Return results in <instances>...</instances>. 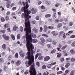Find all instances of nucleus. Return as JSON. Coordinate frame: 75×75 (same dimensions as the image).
<instances>
[{
  "label": "nucleus",
  "instance_id": "f257e3e1",
  "mask_svg": "<svg viewBox=\"0 0 75 75\" xmlns=\"http://www.w3.org/2000/svg\"><path fill=\"white\" fill-rule=\"evenodd\" d=\"M26 6L23 8H22L21 9V11L23 12L24 11L25 13V28L28 27L29 25L30 27V23L29 18H31V16H29V14L31 13V11H28L27 8L29 7V5L28 4V2H26L25 3Z\"/></svg>",
  "mask_w": 75,
  "mask_h": 75
},
{
  "label": "nucleus",
  "instance_id": "f03ea898",
  "mask_svg": "<svg viewBox=\"0 0 75 75\" xmlns=\"http://www.w3.org/2000/svg\"><path fill=\"white\" fill-rule=\"evenodd\" d=\"M31 48V47H30ZM28 52L27 54L28 56V59L29 61H27L25 62V64L26 65L27 67H28L31 64L33 65L34 64V56L33 55V54H35V51H33V49H31L30 48V50L28 49L27 47Z\"/></svg>",
  "mask_w": 75,
  "mask_h": 75
},
{
  "label": "nucleus",
  "instance_id": "7ed1b4c3",
  "mask_svg": "<svg viewBox=\"0 0 75 75\" xmlns=\"http://www.w3.org/2000/svg\"><path fill=\"white\" fill-rule=\"evenodd\" d=\"M26 42V47H28V49L30 50V47L31 50L34 48V46H33V45L31 44V43H30V42H31L36 43L38 42V40L37 39H32V38H31V36L30 37L29 36H27Z\"/></svg>",
  "mask_w": 75,
  "mask_h": 75
},
{
  "label": "nucleus",
  "instance_id": "20e7f679",
  "mask_svg": "<svg viewBox=\"0 0 75 75\" xmlns=\"http://www.w3.org/2000/svg\"><path fill=\"white\" fill-rule=\"evenodd\" d=\"M24 31H25L26 33V40H27V36H29L30 37H31V38L32 37L33 38H37V36L35 34H34L33 33H32L30 35H29V33H30L31 32V27L29 26L28 27V28H25L24 30Z\"/></svg>",
  "mask_w": 75,
  "mask_h": 75
},
{
  "label": "nucleus",
  "instance_id": "39448f33",
  "mask_svg": "<svg viewBox=\"0 0 75 75\" xmlns=\"http://www.w3.org/2000/svg\"><path fill=\"white\" fill-rule=\"evenodd\" d=\"M35 65L33 64L30 67V70L29 71L30 75H36L37 72L35 71V68L34 67ZM37 75H41V73H40Z\"/></svg>",
  "mask_w": 75,
  "mask_h": 75
},
{
  "label": "nucleus",
  "instance_id": "423d86ee",
  "mask_svg": "<svg viewBox=\"0 0 75 75\" xmlns=\"http://www.w3.org/2000/svg\"><path fill=\"white\" fill-rule=\"evenodd\" d=\"M42 55V54L41 53H37L35 56V59H37L39 56V60H41V59H42L44 58V57L43 56H41Z\"/></svg>",
  "mask_w": 75,
  "mask_h": 75
},
{
  "label": "nucleus",
  "instance_id": "0eeeda50",
  "mask_svg": "<svg viewBox=\"0 0 75 75\" xmlns=\"http://www.w3.org/2000/svg\"><path fill=\"white\" fill-rule=\"evenodd\" d=\"M2 36L5 40H8L10 39V37L8 36H6L5 34H4Z\"/></svg>",
  "mask_w": 75,
  "mask_h": 75
},
{
  "label": "nucleus",
  "instance_id": "6e6552de",
  "mask_svg": "<svg viewBox=\"0 0 75 75\" xmlns=\"http://www.w3.org/2000/svg\"><path fill=\"white\" fill-rule=\"evenodd\" d=\"M52 34L53 35V36H57L58 35V32L55 31H52L51 32Z\"/></svg>",
  "mask_w": 75,
  "mask_h": 75
},
{
  "label": "nucleus",
  "instance_id": "1a4fd4ad",
  "mask_svg": "<svg viewBox=\"0 0 75 75\" xmlns=\"http://www.w3.org/2000/svg\"><path fill=\"white\" fill-rule=\"evenodd\" d=\"M31 11H32V14H35V13H37V9L34 8H32V9H31Z\"/></svg>",
  "mask_w": 75,
  "mask_h": 75
},
{
  "label": "nucleus",
  "instance_id": "9d476101",
  "mask_svg": "<svg viewBox=\"0 0 75 75\" xmlns=\"http://www.w3.org/2000/svg\"><path fill=\"white\" fill-rule=\"evenodd\" d=\"M49 59H50V56H47L44 58V60L45 61H47Z\"/></svg>",
  "mask_w": 75,
  "mask_h": 75
},
{
  "label": "nucleus",
  "instance_id": "9b49d317",
  "mask_svg": "<svg viewBox=\"0 0 75 75\" xmlns=\"http://www.w3.org/2000/svg\"><path fill=\"white\" fill-rule=\"evenodd\" d=\"M18 28V27L16 25L14 26L13 28V31H16Z\"/></svg>",
  "mask_w": 75,
  "mask_h": 75
},
{
  "label": "nucleus",
  "instance_id": "f8f14e48",
  "mask_svg": "<svg viewBox=\"0 0 75 75\" xmlns=\"http://www.w3.org/2000/svg\"><path fill=\"white\" fill-rule=\"evenodd\" d=\"M40 8L41 10H42V12H44V11H45V7L44 6H41L40 7Z\"/></svg>",
  "mask_w": 75,
  "mask_h": 75
},
{
  "label": "nucleus",
  "instance_id": "ddd939ff",
  "mask_svg": "<svg viewBox=\"0 0 75 75\" xmlns=\"http://www.w3.org/2000/svg\"><path fill=\"white\" fill-rule=\"evenodd\" d=\"M48 26H47V25H44V30H45V32H46V31H47V30H48Z\"/></svg>",
  "mask_w": 75,
  "mask_h": 75
},
{
  "label": "nucleus",
  "instance_id": "4468645a",
  "mask_svg": "<svg viewBox=\"0 0 75 75\" xmlns=\"http://www.w3.org/2000/svg\"><path fill=\"white\" fill-rule=\"evenodd\" d=\"M40 40L41 41V42L42 43H44L45 42V40L43 38H40Z\"/></svg>",
  "mask_w": 75,
  "mask_h": 75
},
{
  "label": "nucleus",
  "instance_id": "2eb2a0df",
  "mask_svg": "<svg viewBox=\"0 0 75 75\" xmlns=\"http://www.w3.org/2000/svg\"><path fill=\"white\" fill-rule=\"evenodd\" d=\"M62 23H58V25L57 26V28H59L62 27Z\"/></svg>",
  "mask_w": 75,
  "mask_h": 75
},
{
  "label": "nucleus",
  "instance_id": "dca6fc26",
  "mask_svg": "<svg viewBox=\"0 0 75 75\" xmlns=\"http://www.w3.org/2000/svg\"><path fill=\"white\" fill-rule=\"evenodd\" d=\"M2 48L4 50H6V48H7V46L6 45L4 44L2 45Z\"/></svg>",
  "mask_w": 75,
  "mask_h": 75
},
{
  "label": "nucleus",
  "instance_id": "f3484780",
  "mask_svg": "<svg viewBox=\"0 0 75 75\" xmlns=\"http://www.w3.org/2000/svg\"><path fill=\"white\" fill-rule=\"evenodd\" d=\"M70 52L71 54H75V50L73 49H71L70 50Z\"/></svg>",
  "mask_w": 75,
  "mask_h": 75
},
{
  "label": "nucleus",
  "instance_id": "a211bd4d",
  "mask_svg": "<svg viewBox=\"0 0 75 75\" xmlns=\"http://www.w3.org/2000/svg\"><path fill=\"white\" fill-rule=\"evenodd\" d=\"M33 31H35V33H38V29H36V28H33Z\"/></svg>",
  "mask_w": 75,
  "mask_h": 75
},
{
  "label": "nucleus",
  "instance_id": "6ab92c4d",
  "mask_svg": "<svg viewBox=\"0 0 75 75\" xmlns=\"http://www.w3.org/2000/svg\"><path fill=\"white\" fill-rule=\"evenodd\" d=\"M52 42L53 45H56L57 44V41L55 40H52Z\"/></svg>",
  "mask_w": 75,
  "mask_h": 75
},
{
  "label": "nucleus",
  "instance_id": "aec40b11",
  "mask_svg": "<svg viewBox=\"0 0 75 75\" xmlns=\"http://www.w3.org/2000/svg\"><path fill=\"white\" fill-rule=\"evenodd\" d=\"M64 33V31L60 32L59 33V36H62V34H63Z\"/></svg>",
  "mask_w": 75,
  "mask_h": 75
},
{
  "label": "nucleus",
  "instance_id": "412c9836",
  "mask_svg": "<svg viewBox=\"0 0 75 75\" xmlns=\"http://www.w3.org/2000/svg\"><path fill=\"white\" fill-rule=\"evenodd\" d=\"M21 64V62H20V61H18L16 62V65H17V66H18V65H20Z\"/></svg>",
  "mask_w": 75,
  "mask_h": 75
},
{
  "label": "nucleus",
  "instance_id": "4be33fe9",
  "mask_svg": "<svg viewBox=\"0 0 75 75\" xmlns=\"http://www.w3.org/2000/svg\"><path fill=\"white\" fill-rule=\"evenodd\" d=\"M55 51H56V50L55 49H54L52 50L51 52V54H54L55 52Z\"/></svg>",
  "mask_w": 75,
  "mask_h": 75
},
{
  "label": "nucleus",
  "instance_id": "5701e85b",
  "mask_svg": "<svg viewBox=\"0 0 75 75\" xmlns=\"http://www.w3.org/2000/svg\"><path fill=\"white\" fill-rule=\"evenodd\" d=\"M4 62V59L3 58L0 59V64H2Z\"/></svg>",
  "mask_w": 75,
  "mask_h": 75
},
{
  "label": "nucleus",
  "instance_id": "b1692460",
  "mask_svg": "<svg viewBox=\"0 0 75 75\" xmlns=\"http://www.w3.org/2000/svg\"><path fill=\"white\" fill-rule=\"evenodd\" d=\"M51 16V14H47L45 16V17L46 18H48V17H50Z\"/></svg>",
  "mask_w": 75,
  "mask_h": 75
},
{
  "label": "nucleus",
  "instance_id": "393cba45",
  "mask_svg": "<svg viewBox=\"0 0 75 75\" xmlns=\"http://www.w3.org/2000/svg\"><path fill=\"white\" fill-rule=\"evenodd\" d=\"M47 46L48 48H50V49H51V48H52V46L51 44H48L47 45Z\"/></svg>",
  "mask_w": 75,
  "mask_h": 75
},
{
  "label": "nucleus",
  "instance_id": "a878e982",
  "mask_svg": "<svg viewBox=\"0 0 75 75\" xmlns=\"http://www.w3.org/2000/svg\"><path fill=\"white\" fill-rule=\"evenodd\" d=\"M42 37H46V38H47V37H48V35L44 33L42 34Z\"/></svg>",
  "mask_w": 75,
  "mask_h": 75
},
{
  "label": "nucleus",
  "instance_id": "bb28decb",
  "mask_svg": "<svg viewBox=\"0 0 75 75\" xmlns=\"http://www.w3.org/2000/svg\"><path fill=\"white\" fill-rule=\"evenodd\" d=\"M36 64L38 67H40V64L39 62H37L36 63Z\"/></svg>",
  "mask_w": 75,
  "mask_h": 75
},
{
  "label": "nucleus",
  "instance_id": "cd10ccee",
  "mask_svg": "<svg viewBox=\"0 0 75 75\" xmlns=\"http://www.w3.org/2000/svg\"><path fill=\"white\" fill-rule=\"evenodd\" d=\"M70 63H67L65 65V67L66 68H68L69 66L70 65Z\"/></svg>",
  "mask_w": 75,
  "mask_h": 75
},
{
  "label": "nucleus",
  "instance_id": "c85d7f7f",
  "mask_svg": "<svg viewBox=\"0 0 75 75\" xmlns=\"http://www.w3.org/2000/svg\"><path fill=\"white\" fill-rule=\"evenodd\" d=\"M74 74H75V70H73L71 71L70 74L73 75H74Z\"/></svg>",
  "mask_w": 75,
  "mask_h": 75
},
{
  "label": "nucleus",
  "instance_id": "c756f323",
  "mask_svg": "<svg viewBox=\"0 0 75 75\" xmlns=\"http://www.w3.org/2000/svg\"><path fill=\"white\" fill-rule=\"evenodd\" d=\"M42 68L43 69H46V68H47V67L45 65H43L42 66Z\"/></svg>",
  "mask_w": 75,
  "mask_h": 75
},
{
  "label": "nucleus",
  "instance_id": "7c9ffc66",
  "mask_svg": "<svg viewBox=\"0 0 75 75\" xmlns=\"http://www.w3.org/2000/svg\"><path fill=\"white\" fill-rule=\"evenodd\" d=\"M47 67L48 68H51V67H52V64H47Z\"/></svg>",
  "mask_w": 75,
  "mask_h": 75
},
{
  "label": "nucleus",
  "instance_id": "2f4dec72",
  "mask_svg": "<svg viewBox=\"0 0 75 75\" xmlns=\"http://www.w3.org/2000/svg\"><path fill=\"white\" fill-rule=\"evenodd\" d=\"M10 26L8 24H5L4 25V27L5 28H8Z\"/></svg>",
  "mask_w": 75,
  "mask_h": 75
},
{
  "label": "nucleus",
  "instance_id": "473e14b6",
  "mask_svg": "<svg viewBox=\"0 0 75 75\" xmlns=\"http://www.w3.org/2000/svg\"><path fill=\"white\" fill-rule=\"evenodd\" d=\"M56 14H57V13L56 12L54 13V14L53 16V18H56V16H55V15Z\"/></svg>",
  "mask_w": 75,
  "mask_h": 75
},
{
  "label": "nucleus",
  "instance_id": "72a5a7b5",
  "mask_svg": "<svg viewBox=\"0 0 75 75\" xmlns=\"http://www.w3.org/2000/svg\"><path fill=\"white\" fill-rule=\"evenodd\" d=\"M11 37L13 40H15V36H14L13 34H12L11 35Z\"/></svg>",
  "mask_w": 75,
  "mask_h": 75
},
{
  "label": "nucleus",
  "instance_id": "f704fd0d",
  "mask_svg": "<svg viewBox=\"0 0 75 75\" xmlns=\"http://www.w3.org/2000/svg\"><path fill=\"white\" fill-rule=\"evenodd\" d=\"M55 23H57H57H59V20L58 19H56L55 20Z\"/></svg>",
  "mask_w": 75,
  "mask_h": 75
},
{
  "label": "nucleus",
  "instance_id": "c9c22d12",
  "mask_svg": "<svg viewBox=\"0 0 75 75\" xmlns=\"http://www.w3.org/2000/svg\"><path fill=\"white\" fill-rule=\"evenodd\" d=\"M47 41H48L49 42H52V40L51 38H49L46 40Z\"/></svg>",
  "mask_w": 75,
  "mask_h": 75
},
{
  "label": "nucleus",
  "instance_id": "e433bc0d",
  "mask_svg": "<svg viewBox=\"0 0 75 75\" xmlns=\"http://www.w3.org/2000/svg\"><path fill=\"white\" fill-rule=\"evenodd\" d=\"M75 58H72L71 59V62H75Z\"/></svg>",
  "mask_w": 75,
  "mask_h": 75
},
{
  "label": "nucleus",
  "instance_id": "4c0bfd02",
  "mask_svg": "<svg viewBox=\"0 0 75 75\" xmlns=\"http://www.w3.org/2000/svg\"><path fill=\"white\" fill-rule=\"evenodd\" d=\"M63 72L62 71H58L57 72V75H59V74H62L63 73Z\"/></svg>",
  "mask_w": 75,
  "mask_h": 75
},
{
  "label": "nucleus",
  "instance_id": "58836bf2",
  "mask_svg": "<svg viewBox=\"0 0 75 75\" xmlns=\"http://www.w3.org/2000/svg\"><path fill=\"white\" fill-rule=\"evenodd\" d=\"M49 74V72L48 71H46L43 73V75H48Z\"/></svg>",
  "mask_w": 75,
  "mask_h": 75
},
{
  "label": "nucleus",
  "instance_id": "ea45409f",
  "mask_svg": "<svg viewBox=\"0 0 75 75\" xmlns=\"http://www.w3.org/2000/svg\"><path fill=\"white\" fill-rule=\"evenodd\" d=\"M1 21H2V22H4V21H5V19H4V18L3 17H2L1 18Z\"/></svg>",
  "mask_w": 75,
  "mask_h": 75
},
{
  "label": "nucleus",
  "instance_id": "a19ab883",
  "mask_svg": "<svg viewBox=\"0 0 75 75\" xmlns=\"http://www.w3.org/2000/svg\"><path fill=\"white\" fill-rule=\"evenodd\" d=\"M75 41H74L71 44L72 46L73 47H75Z\"/></svg>",
  "mask_w": 75,
  "mask_h": 75
},
{
  "label": "nucleus",
  "instance_id": "79ce46f5",
  "mask_svg": "<svg viewBox=\"0 0 75 75\" xmlns=\"http://www.w3.org/2000/svg\"><path fill=\"white\" fill-rule=\"evenodd\" d=\"M67 47V45H65L64 46H63L62 48V50H65L66 48Z\"/></svg>",
  "mask_w": 75,
  "mask_h": 75
},
{
  "label": "nucleus",
  "instance_id": "37998d69",
  "mask_svg": "<svg viewBox=\"0 0 75 75\" xmlns=\"http://www.w3.org/2000/svg\"><path fill=\"white\" fill-rule=\"evenodd\" d=\"M5 19L7 21H8L9 19V16H6L5 17Z\"/></svg>",
  "mask_w": 75,
  "mask_h": 75
},
{
  "label": "nucleus",
  "instance_id": "c03bdc74",
  "mask_svg": "<svg viewBox=\"0 0 75 75\" xmlns=\"http://www.w3.org/2000/svg\"><path fill=\"white\" fill-rule=\"evenodd\" d=\"M17 38L18 40L20 39V34H18L17 35Z\"/></svg>",
  "mask_w": 75,
  "mask_h": 75
},
{
  "label": "nucleus",
  "instance_id": "a18cd8bd",
  "mask_svg": "<svg viewBox=\"0 0 75 75\" xmlns=\"http://www.w3.org/2000/svg\"><path fill=\"white\" fill-rule=\"evenodd\" d=\"M8 69V67L6 66H5L4 67V70L6 71L7 69Z\"/></svg>",
  "mask_w": 75,
  "mask_h": 75
},
{
  "label": "nucleus",
  "instance_id": "49530a36",
  "mask_svg": "<svg viewBox=\"0 0 75 75\" xmlns=\"http://www.w3.org/2000/svg\"><path fill=\"white\" fill-rule=\"evenodd\" d=\"M15 57L16 58H18V53H16L15 55Z\"/></svg>",
  "mask_w": 75,
  "mask_h": 75
},
{
  "label": "nucleus",
  "instance_id": "de8ad7c7",
  "mask_svg": "<svg viewBox=\"0 0 75 75\" xmlns=\"http://www.w3.org/2000/svg\"><path fill=\"white\" fill-rule=\"evenodd\" d=\"M20 31H23V27L21 26L20 28Z\"/></svg>",
  "mask_w": 75,
  "mask_h": 75
},
{
  "label": "nucleus",
  "instance_id": "09e8293b",
  "mask_svg": "<svg viewBox=\"0 0 75 75\" xmlns=\"http://www.w3.org/2000/svg\"><path fill=\"white\" fill-rule=\"evenodd\" d=\"M29 71L28 70H27L25 71V72L24 73L25 74V75H27L28 74Z\"/></svg>",
  "mask_w": 75,
  "mask_h": 75
},
{
  "label": "nucleus",
  "instance_id": "8fccbe9b",
  "mask_svg": "<svg viewBox=\"0 0 75 75\" xmlns=\"http://www.w3.org/2000/svg\"><path fill=\"white\" fill-rule=\"evenodd\" d=\"M60 5V4H55V6L56 7H59V5Z\"/></svg>",
  "mask_w": 75,
  "mask_h": 75
},
{
  "label": "nucleus",
  "instance_id": "3c124183",
  "mask_svg": "<svg viewBox=\"0 0 75 75\" xmlns=\"http://www.w3.org/2000/svg\"><path fill=\"white\" fill-rule=\"evenodd\" d=\"M35 18L37 20H40V17L38 16H37Z\"/></svg>",
  "mask_w": 75,
  "mask_h": 75
},
{
  "label": "nucleus",
  "instance_id": "603ef678",
  "mask_svg": "<svg viewBox=\"0 0 75 75\" xmlns=\"http://www.w3.org/2000/svg\"><path fill=\"white\" fill-rule=\"evenodd\" d=\"M62 19H64V21H65L66 22H67V21H68L67 19L64 18V17H62Z\"/></svg>",
  "mask_w": 75,
  "mask_h": 75
},
{
  "label": "nucleus",
  "instance_id": "864d4df0",
  "mask_svg": "<svg viewBox=\"0 0 75 75\" xmlns=\"http://www.w3.org/2000/svg\"><path fill=\"white\" fill-rule=\"evenodd\" d=\"M42 30H43L42 28V27H40V32H42Z\"/></svg>",
  "mask_w": 75,
  "mask_h": 75
},
{
  "label": "nucleus",
  "instance_id": "5fc2aeb1",
  "mask_svg": "<svg viewBox=\"0 0 75 75\" xmlns=\"http://www.w3.org/2000/svg\"><path fill=\"white\" fill-rule=\"evenodd\" d=\"M20 56H21L22 57H23L25 55V54H24V53H22L21 54H20Z\"/></svg>",
  "mask_w": 75,
  "mask_h": 75
},
{
  "label": "nucleus",
  "instance_id": "6e6d98bb",
  "mask_svg": "<svg viewBox=\"0 0 75 75\" xmlns=\"http://www.w3.org/2000/svg\"><path fill=\"white\" fill-rule=\"evenodd\" d=\"M75 37V35H71L70 37V38H74Z\"/></svg>",
  "mask_w": 75,
  "mask_h": 75
},
{
  "label": "nucleus",
  "instance_id": "4d7b16f0",
  "mask_svg": "<svg viewBox=\"0 0 75 75\" xmlns=\"http://www.w3.org/2000/svg\"><path fill=\"white\" fill-rule=\"evenodd\" d=\"M73 25V23L72 22H69V25L70 26H72Z\"/></svg>",
  "mask_w": 75,
  "mask_h": 75
},
{
  "label": "nucleus",
  "instance_id": "13d9d810",
  "mask_svg": "<svg viewBox=\"0 0 75 75\" xmlns=\"http://www.w3.org/2000/svg\"><path fill=\"white\" fill-rule=\"evenodd\" d=\"M10 29H11L10 28H9L7 29V30L8 31V32H11V31H10Z\"/></svg>",
  "mask_w": 75,
  "mask_h": 75
},
{
  "label": "nucleus",
  "instance_id": "bf43d9fd",
  "mask_svg": "<svg viewBox=\"0 0 75 75\" xmlns=\"http://www.w3.org/2000/svg\"><path fill=\"white\" fill-rule=\"evenodd\" d=\"M10 4H7L6 5V7H7L8 8H10Z\"/></svg>",
  "mask_w": 75,
  "mask_h": 75
},
{
  "label": "nucleus",
  "instance_id": "052dcab7",
  "mask_svg": "<svg viewBox=\"0 0 75 75\" xmlns=\"http://www.w3.org/2000/svg\"><path fill=\"white\" fill-rule=\"evenodd\" d=\"M11 58H12V56L11 55L9 56L8 59L9 60H10V59H11Z\"/></svg>",
  "mask_w": 75,
  "mask_h": 75
},
{
  "label": "nucleus",
  "instance_id": "680f3d73",
  "mask_svg": "<svg viewBox=\"0 0 75 75\" xmlns=\"http://www.w3.org/2000/svg\"><path fill=\"white\" fill-rule=\"evenodd\" d=\"M48 28L49 29H51V30H53L54 29V27L52 26H49Z\"/></svg>",
  "mask_w": 75,
  "mask_h": 75
},
{
  "label": "nucleus",
  "instance_id": "e2e57ef3",
  "mask_svg": "<svg viewBox=\"0 0 75 75\" xmlns=\"http://www.w3.org/2000/svg\"><path fill=\"white\" fill-rule=\"evenodd\" d=\"M61 55H62L61 54V53L57 55V57L58 58H59V57H61Z\"/></svg>",
  "mask_w": 75,
  "mask_h": 75
},
{
  "label": "nucleus",
  "instance_id": "0e129e2a",
  "mask_svg": "<svg viewBox=\"0 0 75 75\" xmlns=\"http://www.w3.org/2000/svg\"><path fill=\"white\" fill-rule=\"evenodd\" d=\"M16 7H13L12 8V10H13V11H14V10H16Z\"/></svg>",
  "mask_w": 75,
  "mask_h": 75
},
{
  "label": "nucleus",
  "instance_id": "69168bd1",
  "mask_svg": "<svg viewBox=\"0 0 75 75\" xmlns=\"http://www.w3.org/2000/svg\"><path fill=\"white\" fill-rule=\"evenodd\" d=\"M63 37L64 38H66V35H65V33H64L63 35Z\"/></svg>",
  "mask_w": 75,
  "mask_h": 75
},
{
  "label": "nucleus",
  "instance_id": "338daca9",
  "mask_svg": "<svg viewBox=\"0 0 75 75\" xmlns=\"http://www.w3.org/2000/svg\"><path fill=\"white\" fill-rule=\"evenodd\" d=\"M73 33V31L72 30L68 32V33L69 34H71V33Z\"/></svg>",
  "mask_w": 75,
  "mask_h": 75
},
{
  "label": "nucleus",
  "instance_id": "774afa93",
  "mask_svg": "<svg viewBox=\"0 0 75 75\" xmlns=\"http://www.w3.org/2000/svg\"><path fill=\"white\" fill-rule=\"evenodd\" d=\"M7 15H10V12L8 11L6 13Z\"/></svg>",
  "mask_w": 75,
  "mask_h": 75
}]
</instances>
